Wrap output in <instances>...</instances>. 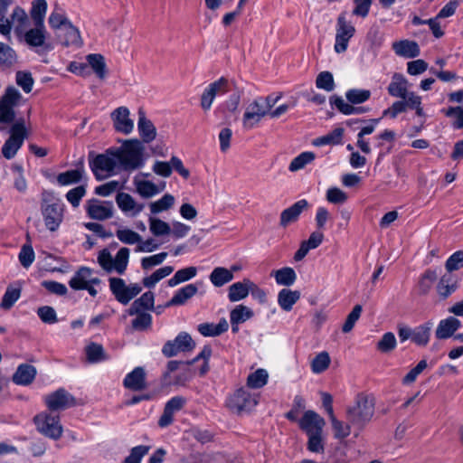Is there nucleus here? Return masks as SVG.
<instances>
[{
	"label": "nucleus",
	"instance_id": "nucleus-23",
	"mask_svg": "<svg viewBox=\"0 0 463 463\" xmlns=\"http://www.w3.org/2000/svg\"><path fill=\"white\" fill-rule=\"evenodd\" d=\"M58 37L64 46L79 48L82 45L80 31L71 22L61 30Z\"/></svg>",
	"mask_w": 463,
	"mask_h": 463
},
{
	"label": "nucleus",
	"instance_id": "nucleus-50",
	"mask_svg": "<svg viewBox=\"0 0 463 463\" xmlns=\"http://www.w3.org/2000/svg\"><path fill=\"white\" fill-rule=\"evenodd\" d=\"M332 428L334 430V436L335 439H343L348 437L351 433V423H345L336 419L335 415H331L329 418Z\"/></svg>",
	"mask_w": 463,
	"mask_h": 463
},
{
	"label": "nucleus",
	"instance_id": "nucleus-52",
	"mask_svg": "<svg viewBox=\"0 0 463 463\" xmlns=\"http://www.w3.org/2000/svg\"><path fill=\"white\" fill-rule=\"evenodd\" d=\"M269 374L264 369H258L250 373L247 379V385L250 388H260L267 383Z\"/></svg>",
	"mask_w": 463,
	"mask_h": 463
},
{
	"label": "nucleus",
	"instance_id": "nucleus-21",
	"mask_svg": "<svg viewBox=\"0 0 463 463\" xmlns=\"http://www.w3.org/2000/svg\"><path fill=\"white\" fill-rule=\"evenodd\" d=\"M228 90L229 82L223 77L210 83L204 91V110L211 108L216 97L225 94Z\"/></svg>",
	"mask_w": 463,
	"mask_h": 463
},
{
	"label": "nucleus",
	"instance_id": "nucleus-55",
	"mask_svg": "<svg viewBox=\"0 0 463 463\" xmlns=\"http://www.w3.org/2000/svg\"><path fill=\"white\" fill-rule=\"evenodd\" d=\"M229 328V324L225 318H222L218 324L204 323V336H218Z\"/></svg>",
	"mask_w": 463,
	"mask_h": 463
},
{
	"label": "nucleus",
	"instance_id": "nucleus-42",
	"mask_svg": "<svg viewBox=\"0 0 463 463\" xmlns=\"http://www.w3.org/2000/svg\"><path fill=\"white\" fill-rule=\"evenodd\" d=\"M344 129L336 128L326 136L317 137L313 140V145L321 146L325 145H337L340 144L343 138Z\"/></svg>",
	"mask_w": 463,
	"mask_h": 463
},
{
	"label": "nucleus",
	"instance_id": "nucleus-20",
	"mask_svg": "<svg viewBox=\"0 0 463 463\" xmlns=\"http://www.w3.org/2000/svg\"><path fill=\"white\" fill-rule=\"evenodd\" d=\"M129 109L126 107H119L111 113V119L118 132L125 135L132 132L134 122L129 118Z\"/></svg>",
	"mask_w": 463,
	"mask_h": 463
},
{
	"label": "nucleus",
	"instance_id": "nucleus-61",
	"mask_svg": "<svg viewBox=\"0 0 463 463\" xmlns=\"http://www.w3.org/2000/svg\"><path fill=\"white\" fill-rule=\"evenodd\" d=\"M150 447L139 445L131 449L129 455L124 459L123 463H140L142 458L149 451Z\"/></svg>",
	"mask_w": 463,
	"mask_h": 463
},
{
	"label": "nucleus",
	"instance_id": "nucleus-43",
	"mask_svg": "<svg viewBox=\"0 0 463 463\" xmlns=\"http://www.w3.org/2000/svg\"><path fill=\"white\" fill-rule=\"evenodd\" d=\"M27 21L28 16L25 11L23 8L16 6L11 14V22L17 35H22Z\"/></svg>",
	"mask_w": 463,
	"mask_h": 463
},
{
	"label": "nucleus",
	"instance_id": "nucleus-57",
	"mask_svg": "<svg viewBox=\"0 0 463 463\" xmlns=\"http://www.w3.org/2000/svg\"><path fill=\"white\" fill-rule=\"evenodd\" d=\"M116 235L118 239L125 244L132 245L135 243L138 244V242H141V236L137 232L130 229L118 230L116 232Z\"/></svg>",
	"mask_w": 463,
	"mask_h": 463
},
{
	"label": "nucleus",
	"instance_id": "nucleus-11",
	"mask_svg": "<svg viewBox=\"0 0 463 463\" xmlns=\"http://www.w3.org/2000/svg\"><path fill=\"white\" fill-rule=\"evenodd\" d=\"M355 28L346 20L345 13L343 12L337 17L335 52H345L348 47L349 40L354 36Z\"/></svg>",
	"mask_w": 463,
	"mask_h": 463
},
{
	"label": "nucleus",
	"instance_id": "nucleus-6",
	"mask_svg": "<svg viewBox=\"0 0 463 463\" xmlns=\"http://www.w3.org/2000/svg\"><path fill=\"white\" fill-rule=\"evenodd\" d=\"M23 99L22 94L14 86H8L0 98V123L9 124L15 120L14 108Z\"/></svg>",
	"mask_w": 463,
	"mask_h": 463
},
{
	"label": "nucleus",
	"instance_id": "nucleus-63",
	"mask_svg": "<svg viewBox=\"0 0 463 463\" xmlns=\"http://www.w3.org/2000/svg\"><path fill=\"white\" fill-rule=\"evenodd\" d=\"M316 84L318 89L332 91L335 89L333 74L329 71L320 72L317 78Z\"/></svg>",
	"mask_w": 463,
	"mask_h": 463
},
{
	"label": "nucleus",
	"instance_id": "nucleus-24",
	"mask_svg": "<svg viewBox=\"0 0 463 463\" xmlns=\"http://www.w3.org/2000/svg\"><path fill=\"white\" fill-rule=\"evenodd\" d=\"M137 129L142 140L149 143L156 138V129L150 119L146 117L143 110L138 111Z\"/></svg>",
	"mask_w": 463,
	"mask_h": 463
},
{
	"label": "nucleus",
	"instance_id": "nucleus-26",
	"mask_svg": "<svg viewBox=\"0 0 463 463\" xmlns=\"http://www.w3.org/2000/svg\"><path fill=\"white\" fill-rule=\"evenodd\" d=\"M409 87L410 83L402 74L394 73L387 90L392 97L402 99L409 92Z\"/></svg>",
	"mask_w": 463,
	"mask_h": 463
},
{
	"label": "nucleus",
	"instance_id": "nucleus-45",
	"mask_svg": "<svg viewBox=\"0 0 463 463\" xmlns=\"http://www.w3.org/2000/svg\"><path fill=\"white\" fill-rule=\"evenodd\" d=\"M252 317L253 311L250 307L244 305H238L231 311L230 321L233 322V324H241Z\"/></svg>",
	"mask_w": 463,
	"mask_h": 463
},
{
	"label": "nucleus",
	"instance_id": "nucleus-47",
	"mask_svg": "<svg viewBox=\"0 0 463 463\" xmlns=\"http://www.w3.org/2000/svg\"><path fill=\"white\" fill-rule=\"evenodd\" d=\"M81 167L69 170L64 173H61L57 176V181L61 185H68L71 184H75L80 181L82 177V174L84 172L82 163L80 164Z\"/></svg>",
	"mask_w": 463,
	"mask_h": 463
},
{
	"label": "nucleus",
	"instance_id": "nucleus-7",
	"mask_svg": "<svg viewBox=\"0 0 463 463\" xmlns=\"http://www.w3.org/2000/svg\"><path fill=\"white\" fill-rule=\"evenodd\" d=\"M23 37L27 46L39 55H44L52 50V45L47 41L45 25H34L33 28L23 32Z\"/></svg>",
	"mask_w": 463,
	"mask_h": 463
},
{
	"label": "nucleus",
	"instance_id": "nucleus-14",
	"mask_svg": "<svg viewBox=\"0 0 463 463\" xmlns=\"http://www.w3.org/2000/svg\"><path fill=\"white\" fill-rule=\"evenodd\" d=\"M44 401L52 411H64L75 405L74 397L63 388L46 395Z\"/></svg>",
	"mask_w": 463,
	"mask_h": 463
},
{
	"label": "nucleus",
	"instance_id": "nucleus-60",
	"mask_svg": "<svg viewBox=\"0 0 463 463\" xmlns=\"http://www.w3.org/2000/svg\"><path fill=\"white\" fill-rule=\"evenodd\" d=\"M329 354L326 352H322L314 358L311 364V368L315 373H320L329 366Z\"/></svg>",
	"mask_w": 463,
	"mask_h": 463
},
{
	"label": "nucleus",
	"instance_id": "nucleus-48",
	"mask_svg": "<svg viewBox=\"0 0 463 463\" xmlns=\"http://www.w3.org/2000/svg\"><path fill=\"white\" fill-rule=\"evenodd\" d=\"M87 359L90 363L95 364L108 359L101 345L91 343L85 349Z\"/></svg>",
	"mask_w": 463,
	"mask_h": 463
},
{
	"label": "nucleus",
	"instance_id": "nucleus-46",
	"mask_svg": "<svg viewBox=\"0 0 463 463\" xmlns=\"http://www.w3.org/2000/svg\"><path fill=\"white\" fill-rule=\"evenodd\" d=\"M173 271L174 268L172 266H165L160 268L150 276L144 278L143 285L148 288H153L158 281L169 276Z\"/></svg>",
	"mask_w": 463,
	"mask_h": 463
},
{
	"label": "nucleus",
	"instance_id": "nucleus-27",
	"mask_svg": "<svg viewBox=\"0 0 463 463\" xmlns=\"http://www.w3.org/2000/svg\"><path fill=\"white\" fill-rule=\"evenodd\" d=\"M307 207V200H299L290 207L285 209L280 214V225L288 226L289 223L296 222L304 209Z\"/></svg>",
	"mask_w": 463,
	"mask_h": 463
},
{
	"label": "nucleus",
	"instance_id": "nucleus-9",
	"mask_svg": "<svg viewBox=\"0 0 463 463\" xmlns=\"http://www.w3.org/2000/svg\"><path fill=\"white\" fill-rule=\"evenodd\" d=\"M196 346L195 341L186 332H180L173 340H168L162 347V354L167 357L176 356L181 353H190Z\"/></svg>",
	"mask_w": 463,
	"mask_h": 463
},
{
	"label": "nucleus",
	"instance_id": "nucleus-32",
	"mask_svg": "<svg viewBox=\"0 0 463 463\" xmlns=\"http://www.w3.org/2000/svg\"><path fill=\"white\" fill-rule=\"evenodd\" d=\"M154 293L151 291L145 292L139 298L136 299L129 310L128 314L130 316H134L135 314H139L143 310L146 309H154Z\"/></svg>",
	"mask_w": 463,
	"mask_h": 463
},
{
	"label": "nucleus",
	"instance_id": "nucleus-4",
	"mask_svg": "<svg viewBox=\"0 0 463 463\" xmlns=\"http://www.w3.org/2000/svg\"><path fill=\"white\" fill-rule=\"evenodd\" d=\"M129 260V249L123 247L117 252L115 258H112L110 252L104 249L98 256V262L100 267L108 273L116 271L122 275L125 273Z\"/></svg>",
	"mask_w": 463,
	"mask_h": 463
},
{
	"label": "nucleus",
	"instance_id": "nucleus-19",
	"mask_svg": "<svg viewBox=\"0 0 463 463\" xmlns=\"http://www.w3.org/2000/svg\"><path fill=\"white\" fill-rule=\"evenodd\" d=\"M186 400L182 396L171 398L165 405L164 411L158 420V425L165 428L174 421V415L180 411L185 404Z\"/></svg>",
	"mask_w": 463,
	"mask_h": 463
},
{
	"label": "nucleus",
	"instance_id": "nucleus-13",
	"mask_svg": "<svg viewBox=\"0 0 463 463\" xmlns=\"http://www.w3.org/2000/svg\"><path fill=\"white\" fill-rule=\"evenodd\" d=\"M267 106L264 104L263 97L255 99L246 108L243 115V127L247 129L252 128L260 119L268 114Z\"/></svg>",
	"mask_w": 463,
	"mask_h": 463
},
{
	"label": "nucleus",
	"instance_id": "nucleus-33",
	"mask_svg": "<svg viewBox=\"0 0 463 463\" xmlns=\"http://www.w3.org/2000/svg\"><path fill=\"white\" fill-rule=\"evenodd\" d=\"M433 327V322L427 321L413 329V343L420 346L428 345Z\"/></svg>",
	"mask_w": 463,
	"mask_h": 463
},
{
	"label": "nucleus",
	"instance_id": "nucleus-29",
	"mask_svg": "<svg viewBox=\"0 0 463 463\" xmlns=\"http://www.w3.org/2000/svg\"><path fill=\"white\" fill-rule=\"evenodd\" d=\"M392 49L397 55L405 58H415L420 55V47L413 41L403 40L395 42L392 44Z\"/></svg>",
	"mask_w": 463,
	"mask_h": 463
},
{
	"label": "nucleus",
	"instance_id": "nucleus-38",
	"mask_svg": "<svg viewBox=\"0 0 463 463\" xmlns=\"http://www.w3.org/2000/svg\"><path fill=\"white\" fill-rule=\"evenodd\" d=\"M197 291L196 287L194 284L186 285L180 288L169 302L166 303V307L176 306L184 304L188 298H192Z\"/></svg>",
	"mask_w": 463,
	"mask_h": 463
},
{
	"label": "nucleus",
	"instance_id": "nucleus-10",
	"mask_svg": "<svg viewBox=\"0 0 463 463\" xmlns=\"http://www.w3.org/2000/svg\"><path fill=\"white\" fill-rule=\"evenodd\" d=\"M109 281L115 298L123 305H127L142 290L141 286L137 283L127 286L125 280L120 278H109Z\"/></svg>",
	"mask_w": 463,
	"mask_h": 463
},
{
	"label": "nucleus",
	"instance_id": "nucleus-44",
	"mask_svg": "<svg viewBox=\"0 0 463 463\" xmlns=\"http://www.w3.org/2000/svg\"><path fill=\"white\" fill-rule=\"evenodd\" d=\"M86 59L97 76L99 79H104L106 77V63L104 57L99 53H91L89 54Z\"/></svg>",
	"mask_w": 463,
	"mask_h": 463
},
{
	"label": "nucleus",
	"instance_id": "nucleus-18",
	"mask_svg": "<svg viewBox=\"0 0 463 463\" xmlns=\"http://www.w3.org/2000/svg\"><path fill=\"white\" fill-rule=\"evenodd\" d=\"M185 365L186 364L181 361H169L165 371L162 374V383L167 386L183 384L187 378L184 373H179L178 371Z\"/></svg>",
	"mask_w": 463,
	"mask_h": 463
},
{
	"label": "nucleus",
	"instance_id": "nucleus-58",
	"mask_svg": "<svg viewBox=\"0 0 463 463\" xmlns=\"http://www.w3.org/2000/svg\"><path fill=\"white\" fill-rule=\"evenodd\" d=\"M20 294L21 290L19 288L8 287L2 298L0 307H3L4 309L11 308L20 298Z\"/></svg>",
	"mask_w": 463,
	"mask_h": 463
},
{
	"label": "nucleus",
	"instance_id": "nucleus-30",
	"mask_svg": "<svg viewBox=\"0 0 463 463\" xmlns=\"http://www.w3.org/2000/svg\"><path fill=\"white\" fill-rule=\"evenodd\" d=\"M457 288L458 279L456 275L448 271L441 277L437 286V291L439 296H441L443 298H446L451 295L457 289Z\"/></svg>",
	"mask_w": 463,
	"mask_h": 463
},
{
	"label": "nucleus",
	"instance_id": "nucleus-16",
	"mask_svg": "<svg viewBox=\"0 0 463 463\" xmlns=\"http://www.w3.org/2000/svg\"><path fill=\"white\" fill-rule=\"evenodd\" d=\"M258 403L255 395L244 389H239L229 399V406L232 410L237 412L249 411L253 409Z\"/></svg>",
	"mask_w": 463,
	"mask_h": 463
},
{
	"label": "nucleus",
	"instance_id": "nucleus-5",
	"mask_svg": "<svg viewBox=\"0 0 463 463\" xmlns=\"http://www.w3.org/2000/svg\"><path fill=\"white\" fill-rule=\"evenodd\" d=\"M10 137L2 147V154L6 159H12L16 155L27 137L25 120L20 118L15 120L10 129Z\"/></svg>",
	"mask_w": 463,
	"mask_h": 463
},
{
	"label": "nucleus",
	"instance_id": "nucleus-37",
	"mask_svg": "<svg viewBox=\"0 0 463 463\" xmlns=\"http://www.w3.org/2000/svg\"><path fill=\"white\" fill-rule=\"evenodd\" d=\"M116 202L121 211L125 213L134 211V215L139 213L144 208L143 204H137L133 197L126 193H118Z\"/></svg>",
	"mask_w": 463,
	"mask_h": 463
},
{
	"label": "nucleus",
	"instance_id": "nucleus-56",
	"mask_svg": "<svg viewBox=\"0 0 463 463\" xmlns=\"http://www.w3.org/2000/svg\"><path fill=\"white\" fill-rule=\"evenodd\" d=\"M396 345L397 341L394 334L387 332L378 341L377 349L382 353H389L396 347Z\"/></svg>",
	"mask_w": 463,
	"mask_h": 463
},
{
	"label": "nucleus",
	"instance_id": "nucleus-53",
	"mask_svg": "<svg viewBox=\"0 0 463 463\" xmlns=\"http://www.w3.org/2000/svg\"><path fill=\"white\" fill-rule=\"evenodd\" d=\"M315 159V154L313 152H303L295 157L289 166L288 169L291 172H296L304 168L307 164L311 163Z\"/></svg>",
	"mask_w": 463,
	"mask_h": 463
},
{
	"label": "nucleus",
	"instance_id": "nucleus-36",
	"mask_svg": "<svg viewBox=\"0 0 463 463\" xmlns=\"http://www.w3.org/2000/svg\"><path fill=\"white\" fill-rule=\"evenodd\" d=\"M278 285L289 287L293 285L297 279L295 270L290 267H284L282 269L273 270L270 274Z\"/></svg>",
	"mask_w": 463,
	"mask_h": 463
},
{
	"label": "nucleus",
	"instance_id": "nucleus-54",
	"mask_svg": "<svg viewBox=\"0 0 463 463\" xmlns=\"http://www.w3.org/2000/svg\"><path fill=\"white\" fill-rule=\"evenodd\" d=\"M345 97L352 104H360L368 100L371 97L369 90L351 89L346 91Z\"/></svg>",
	"mask_w": 463,
	"mask_h": 463
},
{
	"label": "nucleus",
	"instance_id": "nucleus-40",
	"mask_svg": "<svg viewBox=\"0 0 463 463\" xmlns=\"http://www.w3.org/2000/svg\"><path fill=\"white\" fill-rule=\"evenodd\" d=\"M209 279L215 287H222L233 279V274L229 269L217 267L210 274Z\"/></svg>",
	"mask_w": 463,
	"mask_h": 463
},
{
	"label": "nucleus",
	"instance_id": "nucleus-59",
	"mask_svg": "<svg viewBox=\"0 0 463 463\" xmlns=\"http://www.w3.org/2000/svg\"><path fill=\"white\" fill-rule=\"evenodd\" d=\"M15 80L25 93L31 92L33 86V79L32 73L29 71H19L16 72Z\"/></svg>",
	"mask_w": 463,
	"mask_h": 463
},
{
	"label": "nucleus",
	"instance_id": "nucleus-62",
	"mask_svg": "<svg viewBox=\"0 0 463 463\" xmlns=\"http://www.w3.org/2000/svg\"><path fill=\"white\" fill-rule=\"evenodd\" d=\"M150 231L156 236H162L165 234H169L171 232V228L165 222L150 217Z\"/></svg>",
	"mask_w": 463,
	"mask_h": 463
},
{
	"label": "nucleus",
	"instance_id": "nucleus-28",
	"mask_svg": "<svg viewBox=\"0 0 463 463\" xmlns=\"http://www.w3.org/2000/svg\"><path fill=\"white\" fill-rule=\"evenodd\" d=\"M36 376V369L28 364H20L13 375V382L18 385H29Z\"/></svg>",
	"mask_w": 463,
	"mask_h": 463
},
{
	"label": "nucleus",
	"instance_id": "nucleus-34",
	"mask_svg": "<svg viewBox=\"0 0 463 463\" xmlns=\"http://www.w3.org/2000/svg\"><path fill=\"white\" fill-rule=\"evenodd\" d=\"M92 275V270L88 267L80 268L70 279L69 286L74 290H83L87 288L88 280Z\"/></svg>",
	"mask_w": 463,
	"mask_h": 463
},
{
	"label": "nucleus",
	"instance_id": "nucleus-25",
	"mask_svg": "<svg viewBox=\"0 0 463 463\" xmlns=\"http://www.w3.org/2000/svg\"><path fill=\"white\" fill-rule=\"evenodd\" d=\"M460 326L461 322L458 318L454 317H449L446 319H442L439 321L435 331V335L438 339H447L454 335V333Z\"/></svg>",
	"mask_w": 463,
	"mask_h": 463
},
{
	"label": "nucleus",
	"instance_id": "nucleus-12",
	"mask_svg": "<svg viewBox=\"0 0 463 463\" xmlns=\"http://www.w3.org/2000/svg\"><path fill=\"white\" fill-rule=\"evenodd\" d=\"M42 212L48 230L54 232L58 229L63 218V203L60 200H52L42 205Z\"/></svg>",
	"mask_w": 463,
	"mask_h": 463
},
{
	"label": "nucleus",
	"instance_id": "nucleus-49",
	"mask_svg": "<svg viewBox=\"0 0 463 463\" xmlns=\"http://www.w3.org/2000/svg\"><path fill=\"white\" fill-rule=\"evenodd\" d=\"M71 21L67 18L64 12L61 9L55 8V10L50 14L48 23L52 29L61 30Z\"/></svg>",
	"mask_w": 463,
	"mask_h": 463
},
{
	"label": "nucleus",
	"instance_id": "nucleus-64",
	"mask_svg": "<svg viewBox=\"0 0 463 463\" xmlns=\"http://www.w3.org/2000/svg\"><path fill=\"white\" fill-rule=\"evenodd\" d=\"M175 202L174 196L171 194H165L161 199L150 203V210L152 213H158L160 212L169 209Z\"/></svg>",
	"mask_w": 463,
	"mask_h": 463
},
{
	"label": "nucleus",
	"instance_id": "nucleus-39",
	"mask_svg": "<svg viewBox=\"0 0 463 463\" xmlns=\"http://www.w3.org/2000/svg\"><path fill=\"white\" fill-rule=\"evenodd\" d=\"M47 11L45 0H34L30 12L33 25H44V17Z\"/></svg>",
	"mask_w": 463,
	"mask_h": 463
},
{
	"label": "nucleus",
	"instance_id": "nucleus-41",
	"mask_svg": "<svg viewBox=\"0 0 463 463\" xmlns=\"http://www.w3.org/2000/svg\"><path fill=\"white\" fill-rule=\"evenodd\" d=\"M17 61L15 52L7 44L0 42V67L11 68Z\"/></svg>",
	"mask_w": 463,
	"mask_h": 463
},
{
	"label": "nucleus",
	"instance_id": "nucleus-22",
	"mask_svg": "<svg viewBox=\"0 0 463 463\" xmlns=\"http://www.w3.org/2000/svg\"><path fill=\"white\" fill-rule=\"evenodd\" d=\"M126 389L138 392L146 388V372L143 367H136L128 373L123 381Z\"/></svg>",
	"mask_w": 463,
	"mask_h": 463
},
{
	"label": "nucleus",
	"instance_id": "nucleus-51",
	"mask_svg": "<svg viewBox=\"0 0 463 463\" xmlns=\"http://www.w3.org/2000/svg\"><path fill=\"white\" fill-rule=\"evenodd\" d=\"M196 275V269L194 267H188L185 269H179L175 274L168 280V286L175 287L179 283L189 280Z\"/></svg>",
	"mask_w": 463,
	"mask_h": 463
},
{
	"label": "nucleus",
	"instance_id": "nucleus-3",
	"mask_svg": "<svg viewBox=\"0 0 463 463\" xmlns=\"http://www.w3.org/2000/svg\"><path fill=\"white\" fill-rule=\"evenodd\" d=\"M373 413V399L364 394H359L356 398L355 405L347 409L346 417L352 425L363 428L371 420Z\"/></svg>",
	"mask_w": 463,
	"mask_h": 463
},
{
	"label": "nucleus",
	"instance_id": "nucleus-15",
	"mask_svg": "<svg viewBox=\"0 0 463 463\" xmlns=\"http://www.w3.org/2000/svg\"><path fill=\"white\" fill-rule=\"evenodd\" d=\"M86 211L90 218L104 221L113 216L114 205L110 201L90 199L87 203Z\"/></svg>",
	"mask_w": 463,
	"mask_h": 463
},
{
	"label": "nucleus",
	"instance_id": "nucleus-1",
	"mask_svg": "<svg viewBox=\"0 0 463 463\" xmlns=\"http://www.w3.org/2000/svg\"><path fill=\"white\" fill-rule=\"evenodd\" d=\"M118 165L124 170H135L143 165L144 146L137 139L128 140L123 148H114Z\"/></svg>",
	"mask_w": 463,
	"mask_h": 463
},
{
	"label": "nucleus",
	"instance_id": "nucleus-35",
	"mask_svg": "<svg viewBox=\"0 0 463 463\" xmlns=\"http://www.w3.org/2000/svg\"><path fill=\"white\" fill-rule=\"evenodd\" d=\"M299 298V291L283 288L278 294V303L283 310L290 311Z\"/></svg>",
	"mask_w": 463,
	"mask_h": 463
},
{
	"label": "nucleus",
	"instance_id": "nucleus-8",
	"mask_svg": "<svg viewBox=\"0 0 463 463\" xmlns=\"http://www.w3.org/2000/svg\"><path fill=\"white\" fill-rule=\"evenodd\" d=\"M36 430L43 436L57 440L61 437L62 426L59 415L41 412L33 418Z\"/></svg>",
	"mask_w": 463,
	"mask_h": 463
},
{
	"label": "nucleus",
	"instance_id": "nucleus-31",
	"mask_svg": "<svg viewBox=\"0 0 463 463\" xmlns=\"http://www.w3.org/2000/svg\"><path fill=\"white\" fill-rule=\"evenodd\" d=\"M251 280L244 279L242 281L235 282L229 287L228 298L231 302H237L244 299L250 294V283Z\"/></svg>",
	"mask_w": 463,
	"mask_h": 463
},
{
	"label": "nucleus",
	"instance_id": "nucleus-2",
	"mask_svg": "<svg viewBox=\"0 0 463 463\" xmlns=\"http://www.w3.org/2000/svg\"><path fill=\"white\" fill-rule=\"evenodd\" d=\"M89 163L97 180H103L115 174L118 162L114 148L107 149L105 153L99 154L91 158L89 155Z\"/></svg>",
	"mask_w": 463,
	"mask_h": 463
},
{
	"label": "nucleus",
	"instance_id": "nucleus-17",
	"mask_svg": "<svg viewBox=\"0 0 463 463\" xmlns=\"http://www.w3.org/2000/svg\"><path fill=\"white\" fill-rule=\"evenodd\" d=\"M325 420L314 411H307L299 420V426L307 435L322 433Z\"/></svg>",
	"mask_w": 463,
	"mask_h": 463
}]
</instances>
